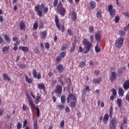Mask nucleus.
Instances as JSON below:
<instances>
[{
    "label": "nucleus",
    "instance_id": "f257e3e1",
    "mask_svg": "<svg viewBox=\"0 0 129 129\" xmlns=\"http://www.w3.org/2000/svg\"><path fill=\"white\" fill-rule=\"evenodd\" d=\"M83 45H84L86 50L84 51L85 54H87L92 48V43L89 41L87 39L84 38L82 40Z\"/></svg>",
    "mask_w": 129,
    "mask_h": 129
},
{
    "label": "nucleus",
    "instance_id": "f03ea898",
    "mask_svg": "<svg viewBox=\"0 0 129 129\" xmlns=\"http://www.w3.org/2000/svg\"><path fill=\"white\" fill-rule=\"evenodd\" d=\"M55 11L57 12V14H59L61 16H62V17H64L65 16V14L66 13V9L63 7V6L62 5V3L61 2H59V4L57 6Z\"/></svg>",
    "mask_w": 129,
    "mask_h": 129
},
{
    "label": "nucleus",
    "instance_id": "7ed1b4c3",
    "mask_svg": "<svg viewBox=\"0 0 129 129\" xmlns=\"http://www.w3.org/2000/svg\"><path fill=\"white\" fill-rule=\"evenodd\" d=\"M44 8H45L44 4H42L40 6L38 5L35 7V10L37 13V16H38V17H40V18H41V17H42V16L43 15L41 10H43Z\"/></svg>",
    "mask_w": 129,
    "mask_h": 129
},
{
    "label": "nucleus",
    "instance_id": "20e7f679",
    "mask_svg": "<svg viewBox=\"0 0 129 129\" xmlns=\"http://www.w3.org/2000/svg\"><path fill=\"white\" fill-rule=\"evenodd\" d=\"M123 45V38L121 37L116 40L115 42V46L116 48H121V46Z\"/></svg>",
    "mask_w": 129,
    "mask_h": 129
},
{
    "label": "nucleus",
    "instance_id": "39448f33",
    "mask_svg": "<svg viewBox=\"0 0 129 129\" xmlns=\"http://www.w3.org/2000/svg\"><path fill=\"white\" fill-rule=\"evenodd\" d=\"M116 124V118L113 117L111 118L110 122H109V129H115V125Z\"/></svg>",
    "mask_w": 129,
    "mask_h": 129
},
{
    "label": "nucleus",
    "instance_id": "423d86ee",
    "mask_svg": "<svg viewBox=\"0 0 129 129\" xmlns=\"http://www.w3.org/2000/svg\"><path fill=\"white\" fill-rule=\"evenodd\" d=\"M62 91V86L60 85H57L56 86V89L54 90L55 93L57 94V95H61Z\"/></svg>",
    "mask_w": 129,
    "mask_h": 129
},
{
    "label": "nucleus",
    "instance_id": "0eeeda50",
    "mask_svg": "<svg viewBox=\"0 0 129 129\" xmlns=\"http://www.w3.org/2000/svg\"><path fill=\"white\" fill-rule=\"evenodd\" d=\"M108 8V11L110 13V16L113 18V17H114V15H115V9H113L112 5H109Z\"/></svg>",
    "mask_w": 129,
    "mask_h": 129
},
{
    "label": "nucleus",
    "instance_id": "6e6552de",
    "mask_svg": "<svg viewBox=\"0 0 129 129\" xmlns=\"http://www.w3.org/2000/svg\"><path fill=\"white\" fill-rule=\"evenodd\" d=\"M70 100H72V101H76V97L75 96H74V95L71 93L67 97V101L68 103L70 102Z\"/></svg>",
    "mask_w": 129,
    "mask_h": 129
},
{
    "label": "nucleus",
    "instance_id": "1a4fd4ad",
    "mask_svg": "<svg viewBox=\"0 0 129 129\" xmlns=\"http://www.w3.org/2000/svg\"><path fill=\"white\" fill-rule=\"evenodd\" d=\"M116 78H117V73L115 72H113L110 78V81H111V82H113V81H115V80H116Z\"/></svg>",
    "mask_w": 129,
    "mask_h": 129
},
{
    "label": "nucleus",
    "instance_id": "9d476101",
    "mask_svg": "<svg viewBox=\"0 0 129 129\" xmlns=\"http://www.w3.org/2000/svg\"><path fill=\"white\" fill-rule=\"evenodd\" d=\"M55 25H56V28H57L58 30L60 31V28L61 27V25L60 24L58 16L57 15H55Z\"/></svg>",
    "mask_w": 129,
    "mask_h": 129
},
{
    "label": "nucleus",
    "instance_id": "9b49d317",
    "mask_svg": "<svg viewBox=\"0 0 129 129\" xmlns=\"http://www.w3.org/2000/svg\"><path fill=\"white\" fill-rule=\"evenodd\" d=\"M71 17L72 21H75L77 19V14L75 11H72L71 12Z\"/></svg>",
    "mask_w": 129,
    "mask_h": 129
},
{
    "label": "nucleus",
    "instance_id": "f8f14e48",
    "mask_svg": "<svg viewBox=\"0 0 129 129\" xmlns=\"http://www.w3.org/2000/svg\"><path fill=\"white\" fill-rule=\"evenodd\" d=\"M95 38L97 42L101 41V34L100 33H96L95 35Z\"/></svg>",
    "mask_w": 129,
    "mask_h": 129
},
{
    "label": "nucleus",
    "instance_id": "ddd939ff",
    "mask_svg": "<svg viewBox=\"0 0 129 129\" xmlns=\"http://www.w3.org/2000/svg\"><path fill=\"white\" fill-rule=\"evenodd\" d=\"M25 81L28 84H32L33 83V78H29L27 75H25Z\"/></svg>",
    "mask_w": 129,
    "mask_h": 129
},
{
    "label": "nucleus",
    "instance_id": "4468645a",
    "mask_svg": "<svg viewBox=\"0 0 129 129\" xmlns=\"http://www.w3.org/2000/svg\"><path fill=\"white\" fill-rule=\"evenodd\" d=\"M108 119H109V115L105 114L104 116L103 121H104V123H106L108 121Z\"/></svg>",
    "mask_w": 129,
    "mask_h": 129
},
{
    "label": "nucleus",
    "instance_id": "2eb2a0df",
    "mask_svg": "<svg viewBox=\"0 0 129 129\" xmlns=\"http://www.w3.org/2000/svg\"><path fill=\"white\" fill-rule=\"evenodd\" d=\"M100 82H101V78L93 79V83H94V84H99Z\"/></svg>",
    "mask_w": 129,
    "mask_h": 129
},
{
    "label": "nucleus",
    "instance_id": "dca6fc26",
    "mask_svg": "<svg viewBox=\"0 0 129 129\" xmlns=\"http://www.w3.org/2000/svg\"><path fill=\"white\" fill-rule=\"evenodd\" d=\"M56 108L59 111L63 110L65 108V106L63 104H59L56 106Z\"/></svg>",
    "mask_w": 129,
    "mask_h": 129
},
{
    "label": "nucleus",
    "instance_id": "f3484780",
    "mask_svg": "<svg viewBox=\"0 0 129 129\" xmlns=\"http://www.w3.org/2000/svg\"><path fill=\"white\" fill-rule=\"evenodd\" d=\"M19 26L20 27V30H21V31H23L26 27V24H25V22L21 21L19 23Z\"/></svg>",
    "mask_w": 129,
    "mask_h": 129
},
{
    "label": "nucleus",
    "instance_id": "a211bd4d",
    "mask_svg": "<svg viewBox=\"0 0 129 129\" xmlns=\"http://www.w3.org/2000/svg\"><path fill=\"white\" fill-rule=\"evenodd\" d=\"M20 50H22L23 52H28L29 51V47L27 46L19 47Z\"/></svg>",
    "mask_w": 129,
    "mask_h": 129
},
{
    "label": "nucleus",
    "instance_id": "6ab92c4d",
    "mask_svg": "<svg viewBox=\"0 0 129 129\" xmlns=\"http://www.w3.org/2000/svg\"><path fill=\"white\" fill-rule=\"evenodd\" d=\"M124 89H128L129 88V80L126 81L123 84Z\"/></svg>",
    "mask_w": 129,
    "mask_h": 129
},
{
    "label": "nucleus",
    "instance_id": "aec40b11",
    "mask_svg": "<svg viewBox=\"0 0 129 129\" xmlns=\"http://www.w3.org/2000/svg\"><path fill=\"white\" fill-rule=\"evenodd\" d=\"M37 86L38 88L40 90H43V89H45V85L43 83L38 84Z\"/></svg>",
    "mask_w": 129,
    "mask_h": 129
},
{
    "label": "nucleus",
    "instance_id": "412c9836",
    "mask_svg": "<svg viewBox=\"0 0 129 129\" xmlns=\"http://www.w3.org/2000/svg\"><path fill=\"white\" fill-rule=\"evenodd\" d=\"M90 89L88 86H86V87L83 90V94H86L87 91H90Z\"/></svg>",
    "mask_w": 129,
    "mask_h": 129
},
{
    "label": "nucleus",
    "instance_id": "4be33fe9",
    "mask_svg": "<svg viewBox=\"0 0 129 129\" xmlns=\"http://www.w3.org/2000/svg\"><path fill=\"white\" fill-rule=\"evenodd\" d=\"M64 70V67H63V65L60 64L57 66V71L58 72H61Z\"/></svg>",
    "mask_w": 129,
    "mask_h": 129
},
{
    "label": "nucleus",
    "instance_id": "5701e85b",
    "mask_svg": "<svg viewBox=\"0 0 129 129\" xmlns=\"http://www.w3.org/2000/svg\"><path fill=\"white\" fill-rule=\"evenodd\" d=\"M47 36V31H44L40 33V37L41 39H45V37Z\"/></svg>",
    "mask_w": 129,
    "mask_h": 129
},
{
    "label": "nucleus",
    "instance_id": "b1692460",
    "mask_svg": "<svg viewBox=\"0 0 129 129\" xmlns=\"http://www.w3.org/2000/svg\"><path fill=\"white\" fill-rule=\"evenodd\" d=\"M122 103V100L120 98L117 99V104L119 108L121 107V103Z\"/></svg>",
    "mask_w": 129,
    "mask_h": 129
},
{
    "label": "nucleus",
    "instance_id": "393cba45",
    "mask_svg": "<svg viewBox=\"0 0 129 129\" xmlns=\"http://www.w3.org/2000/svg\"><path fill=\"white\" fill-rule=\"evenodd\" d=\"M90 6L92 10L95 9V7H96V3L94 1H93L90 3Z\"/></svg>",
    "mask_w": 129,
    "mask_h": 129
},
{
    "label": "nucleus",
    "instance_id": "a878e982",
    "mask_svg": "<svg viewBox=\"0 0 129 129\" xmlns=\"http://www.w3.org/2000/svg\"><path fill=\"white\" fill-rule=\"evenodd\" d=\"M123 89L122 88H119L118 90V94L119 96H123Z\"/></svg>",
    "mask_w": 129,
    "mask_h": 129
},
{
    "label": "nucleus",
    "instance_id": "bb28decb",
    "mask_svg": "<svg viewBox=\"0 0 129 129\" xmlns=\"http://www.w3.org/2000/svg\"><path fill=\"white\" fill-rule=\"evenodd\" d=\"M86 65V61H81L79 64V67L80 68H83L84 66Z\"/></svg>",
    "mask_w": 129,
    "mask_h": 129
},
{
    "label": "nucleus",
    "instance_id": "cd10ccee",
    "mask_svg": "<svg viewBox=\"0 0 129 129\" xmlns=\"http://www.w3.org/2000/svg\"><path fill=\"white\" fill-rule=\"evenodd\" d=\"M4 38L5 40H6L7 41V42H8V43H10L11 42V38H10V37L9 36V35L5 34L4 35Z\"/></svg>",
    "mask_w": 129,
    "mask_h": 129
},
{
    "label": "nucleus",
    "instance_id": "c85d7f7f",
    "mask_svg": "<svg viewBox=\"0 0 129 129\" xmlns=\"http://www.w3.org/2000/svg\"><path fill=\"white\" fill-rule=\"evenodd\" d=\"M34 129H38V120L35 119L34 120Z\"/></svg>",
    "mask_w": 129,
    "mask_h": 129
},
{
    "label": "nucleus",
    "instance_id": "c756f323",
    "mask_svg": "<svg viewBox=\"0 0 129 129\" xmlns=\"http://www.w3.org/2000/svg\"><path fill=\"white\" fill-rule=\"evenodd\" d=\"M61 102L62 104H64L66 102V97L64 95L61 96L60 98Z\"/></svg>",
    "mask_w": 129,
    "mask_h": 129
},
{
    "label": "nucleus",
    "instance_id": "7c9ffc66",
    "mask_svg": "<svg viewBox=\"0 0 129 129\" xmlns=\"http://www.w3.org/2000/svg\"><path fill=\"white\" fill-rule=\"evenodd\" d=\"M9 49H10L9 46H4L3 47V48L2 49V52H3V53H5V52H8V51H9Z\"/></svg>",
    "mask_w": 129,
    "mask_h": 129
},
{
    "label": "nucleus",
    "instance_id": "2f4dec72",
    "mask_svg": "<svg viewBox=\"0 0 129 129\" xmlns=\"http://www.w3.org/2000/svg\"><path fill=\"white\" fill-rule=\"evenodd\" d=\"M76 47V45L74 43L72 44V47L70 50V53H73L74 52V50H75V47Z\"/></svg>",
    "mask_w": 129,
    "mask_h": 129
},
{
    "label": "nucleus",
    "instance_id": "473e14b6",
    "mask_svg": "<svg viewBox=\"0 0 129 129\" xmlns=\"http://www.w3.org/2000/svg\"><path fill=\"white\" fill-rule=\"evenodd\" d=\"M113 111V108H112V106H110V110H109V116L110 118H111L112 117V112Z\"/></svg>",
    "mask_w": 129,
    "mask_h": 129
},
{
    "label": "nucleus",
    "instance_id": "72a5a7b5",
    "mask_svg": "<svg viewBox=\"0 0 129 129\" xmlns=\"http://www.w3.org/2000/svg\"><path fill=\"white\" fill-rule=\"evenodd\" d=\"M71 106L72 108H75L76 106V101H72L71 103Z\"/></svg>",
    "mask_w": 129,
    "mask_h": 129
},
{
    "label": "nucleus",
    "instance_id": "f704fd0d",
    "mask_svg": "<svg viewBox=\"0 0 129 129\" xmlns=\"http://www.w3.org/2000/svg\"><path fill=\"white\" fill-rule=\"evenodd\" d=\"M36 110L37 117H39L40 116V109L38 107H35Z\"/></svg>",
    "mask_w": 129,
    "mask_h": 129
},
{
    "label": "nucleus",
    "instance_id": "c9c22d12",
    "mask_svg": "<svg viewBox=\"0 0 129 129\" xmlns=\"http://www.w3.org/2000/svg\"><path fill=\"white\" fill-rule=\"evenodd\" d=\"M29 104L31 105V107L32 108H35V103H34V102H33V101H32V100H30L29 101Z\"/></svg>",
    "mask_w": 129,
    "mask_h": 129
},
{
    "label": "nucleus",
    "instance_id": "e433bc0d",
    "mask_svg": "<svg viewBox=\"0 0 129 129\" xmlns=\"http://www.w3.org/2000/svg\"><path fill=\"white\" fill-rule=\"evenodd\" d=\"M3 78H4V80H8V81H10V78L7 74L3 75Z\"/></svg>",
    "mask_w": 129,
    "mask_h": 129
},
{
    "label": "nucleus",
    "instance_id": "4c0bfd02",
    "mask_svg": "<svg viewBox=\"0 0 129 129\" xmlns=\"http://www.w3.org/2000/svg\"><path fill=\"white\" fill-rule=\"evenodd\" d=\"M95 49L97 53H99V52H100V47L98 46V44H97V45L96 46Z\"/></svg>",
    "mask_w": 129,
    "mask_h": 129
},
{
    "label": "nucleus",
    "instance_id": "58836bf2",
    "mask_svg": "<svg viewBox=\"0 0 129 129\" xmlns=\"http://www.w3.org/2000/svg\"><path fill=\"white\" fill-rule=\"evenodd\" d=\"M59 3V1L58 0H54L53 1V6L54 7V8H57V6H58V3Z\"/></svg>",
    "mask_w": 129,
    "mask_h": 129
},
{
    "label": "nucleus",
    "instance_id": "ea45409f",
    "mask_svg": "<svg viewBox=\"0 0 129 129\" xmlns=\"http://www.w3.org/2000/svg\"><path fill=\"white\" fill-rule=\"evenodd\" d=\"M32 75L34 78H37V71L36 70H33Z\"/></svg>",
    "mask_w": 129,
    "mask_h": 129
},
{
    "label": "nucleus",
    "instance_id": "a19ab883",
    "mask_svg": "<svg viewBox=\"0 0 129 129\" xmlns=\"http://www.w3.org/2000/svg\"><path fill=\"white\" fill-rule=\"evenodd\" d=\"M59 56L61 58H64L66 56V52H62L59 53Z\"/></svg>",
    "mask_w": 129,
    "mask_h": 129
},
{
    "label": "nucleus",
    "instance_id": "79ce46f5",
    "mask_svg": "<svg viewBox=\"0 0 129 129\" xmlns=\"http://www.w3.org/2000/svg\"><path fill=\"white\" fill-rule=\"evenodd\" d=\"M64 124H65V121H64V120H62L60 122V128H63V127H64Z\"/></svg>",
    "mask_w": 129,
    "mask_h": 129
},
{
    "label": "nucleus",
    "instance_id": "37998d69",
    "mask_svg": "<svg viewBox=\"0 0 129 129\" xmlns=\"http://www.w3.org/2000/svg\"><path fill=\"white\" fill-rule=\"evenodd\" d=\"M96 15L97 19H100L101 18V12L98 11Z\"/></svg>",
    "mask_w": 129,
    "mask_h": 129
},
{
    "label": "nucleus",
    "instance_id": "c03bdc74",
    "mask_svg": "<svg viewBox=\"0 0 129 129\" xmlns=\"http://www.w3.org/2000/svg\"><path fill=\"white\" fill-rule=\"evenodd\" d=\"M67 49V44H64L63 45L62 47L61 48V51H64V50H66Z\"/></svg>",
    "mask_w": 129,
    "mask_h": 129
},
{
    "label": "nucleus",
    "instance_id": "a18cd8bd",
    "mask_svg": "<svg viewBox=\"0 0 129 129\" xmlns=\"http://www.w3.org/2000/svg\"><path fill=\"white\" fill-rule=\"evenodd\" d=\"M89 33H92L93 34V32H94V29H93V27H91L89 28Z\"/></svg>",
    "mask_w": 129,
    "mask_h": 129
},
{
    "label": "nucleus",
    "instance_id": "49530a36",
    "mask_svg": "<svg viewBox=\"0 0 129 129\" xmlns=\"http://www.w3.org/2000/svg\"><path fill=\"white\" fill-rule=\"evenodd\" d=\"M38 29V23H35L33 25V30H37Z\"/></svg>",
    "mask_w": 129,
    "mask_h": 129
},
{
    "label": "nucleus",
    "instance_id": "de8ad7c7",
    "mask_svg": "<svg viewBox=\"0 0 129 129\" xmlns=\"http://www.w3.org/2000/svg\"><path fill=\"white\" fill-rule=\"evenodd\" d=\"M38 28L39 29H43V28H44V24L43 23V22H40L39 23Z\"/></svg>",
    "mask_w": 129,
    "mask_h": 129
},
{
    "label": "nucleus",
    "instance_id": "09e8293b",
    "mask_svg": "<svg viewBox=\"0 0 129 129\" xmlns=\"http://www.w3.org/2000/svg\"><path fill=\"white\" fill-rule=\"evenodd\" d=\"M22 125L21 122H18L17 124V129H21Z\"/></svg>",
    "mask_w": 129,
    "mask_h": 129
},
{
    "label": "nucleus",
    "instance_id": "8fccbe9b",
    "mask_svg": "<svg viewBox=\"0 0 129 129\" xmlns=\"http://www.w3.org/2000/svg\"><path fill=\"white\" fill-rule=\"evenodd\" d=\"M124 69H125V68L124 67H122L121 68H120L118 71V73H119V74H120V73H121L123 70H124Z\"/></svg>",
    "mask_w": 129,
    "mask_h": 129
},
{
    "label": "nucleus",
    "instance_id": "3c124183",
    "mask_svg": "<svg viewBox=\"0 0 129 129\" xmlns=\"http://www.w3.org/2000/svg\"><path fill=\"white\" fill-rule=\"evenodd\" d=\"M40 98H41V97L39 95L37 96V97L35 98V101L37 102V103H39V101L40 100Z\"/></svg>",
    "mask_w": 129,
    "mask_h": 129
},
{
    "label": "nucleus",
    "instance_id": "603ef678",
    "mask_svg": "<svg viewBox=\"0 0 129 129\" xmlns=\"http://www.w3.org/2000/svg\"><path fill=\"white\" fill-rule=\"evenodd\" d=\"M18 66L20 67V68H25V67H26V64L23 63H20L18 64Z\"/></svg>",
    "mask_w": 129,
    "mask_h": 129
},
{
    "label": "nucleus",
    "instance_id": "864d4df0",
    "mask_svg": "<svg viewBox=\"0 0 129 129\" xmlns=\"http://www.w3.org/2000/svg\"><path fill=\"white\" fill-rule=\"evenodd\" d=\"M124 31H125V32H128L129 34V23L128 24L127 27L124 28Z\"/></svg>",
    "mask_w": 129,
    "mask_h": 129
},
{
    "label": "nucleus",
    "instance_id": "5fc2aeb1",
    "mask_svg": "<svg viewBox=\"0 0 129 129\" xmlns=\"http://www.w3.org/2000/svg\"><path fill=\"white\" fill-rule=\"evenodd\" d=\"M68 35L69 36H72L73 35V33H72V31H71V29H69L68 30Z\"/></svg>",
    "mask_w": 129,
    "mask_h": 129
},
{
    "label": "nucleus",
    "instance_id": "6e6d98bb",
    "mask_svg": "<svg viewBox=\"0 0 129 129\" xmlns=\"http://www.w3.org/2000/svg\"><path fill=\"white\" fill-rule=\"evenodd\" d=\"M111 92H112L113 95L114 96H115V95H116V90H115V89H112L111 90Z\"/></svg>",
    "mask_w": 129,
    "mask_h": 129
},
{
    "label": "nucleus",
    "instance_id": "4d7b16f0",
    "mask_svg": "<svg viewBox=\"0 0 129 129\" xmlns=\"http://www.w3.org/2000/svg\"><path fill=\"white\" fill-rule=\"evenodd\" d=\"M27 108H28V107L26 105H25V104H23V107H22L23 110L25 111V110H27Z\"/></svg>",
    "mask_w": 129,
    "mask_h": 129
},
{
    "label": "nucleus",
    "instance_id": "13d9d810",
    "mask_svg": "<svg viewBox=\"0 0 129 129\" xmlns=\"http://www.w3.org/2000/svg\"><path fill=\"white\" fill-rule=\"evenodd\" d=\"M27 123H28V121H27L26 119H25L23 123V128L24 127H26V126H27Z\"/></svg>",
    "mask_w": 129,
    "mask_h": 129
},
{
    "label": "nucleus",
    "instance_id": "bf43d9fd",
    "mask_svg": "<svg viewBox=\"0 0 129 129\" xmlns=\"http://www.w3.org/2000/svg\"><path fill=\"white\" fill-rule=\"evenodd\" d=\"M48 11H49V9L48 8V7H45L44 9V13H45V14H47V13H48Z\"/></svg>",
    "mask_w": 129,
    "mask_h": 129
},
{
    "label": "nucleus",
    "instance_id": "052dcab7",
    "mask_svg": "<svg viewBox=\"0 0 129 129\" xmlns=\"http://www.w3.org/2000/svg\"><path fill=\"white\" fill-rule=\"evenodd\" d=\"M119 21V17L118 16L115 17V23H118Z\"/></svg>",
    "mask_w": 129,
    "mask_h": 129
},
{
    "label": "nucleus",
    "instance_id": "680f3d73",
    "mask_svg": "<svg viewBox=\"0 0 129 129\" xmlns=\"http://www.w3.org/2000/svg\"><path fill=\"white\" fill-rule=\"evenodd\" d=\"M65 111L66 113H68L70 111V109L69 108V107H67L65 108Z\"/></svg>",
    "mask_w": 129,
    "mask_h": 129
},
{
    "label": "nucleus",
    "instance_id": "e2e57ef3",
    "mask_svg": "<svg viewBox=\"0 0 129 129\" xmlns=\"http://www.w3.org/2000/svg\"><path fill=\"white\" fill-rule=\"evenodd\" d=\"M4 112H5V110L4 109H0V116L4 114Z\"/></svg>",
    "mask_w": 129,
    "mask_h": 129
},
{
    "label": "nucleus",
    "instance_id": "0e129e2a",
    "mask_svg": "<svg viewBox=\"0 0 129 129\" xmlns=\"http://www.w3.org/2000/svg\"><path fill=\"white\" fill-rule=\"evenodd\" d=\"M120 34L121 37H123V36L125 35V33L124 32V31L122 30L120 32Z\"/></svg>",
    "mask_w": 129,
    "mask_h": 129
},
{
    "label": "nucleus",
    "instance_id": "69168bd1",
    "mask_svg": "<svg viewBox=\"0 0 129 129\" xmlns=\"http://www.w3.org/2000/svg\"><path fill=\"white\" fill-rule=\"evenodd\" d=\"M45 47L46 49H49V48H50V45L46 42L45 43Z\"/></svg>",
    "mask_w": 129,
    "mask_h": 129
},
{
    "label": "nucleus",
    "instance_id": "338daca9",
    "mask_svg": "<svg viewBox=\"0 0 129 129\" xmlns=\"http://www.w3.org/2000/svg\"><path fill=\"white\" fill-rule=\"evenodd\" d=\"M34 52L36 53H40V51H39V48H38V47H36L34 49Z\"/></svg>",
    "mask_w": 129,
    "mask_h": 129
},
{
    "label": "nucleus",
    "instance_id": "774afa93",
    "mask_svg": "<svg viewBox=\"0 0 129 129\" xmlns=\"http://www.w3.org/2000/svg\"><path fill=\"white\" fill-rule=\"evenodd\" d=\"M125 99L126 100H127V101H129V94H127L125 96Z\"/></svg>",
    "mask_w": 129,
    "mask_h": 129
}]
</instances>
